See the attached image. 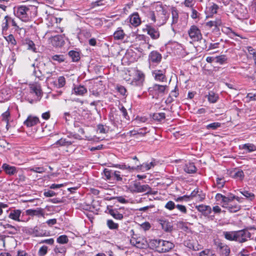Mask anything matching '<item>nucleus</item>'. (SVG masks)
Returning <instances> with one entry per match:
<instances>
[{"label": "nucleus", "mask_w": 256, "mask_h": 256, "mask_svg": "<svg viewBox=\"0 0 256 256\" xmlns=\"http://www.w3.org/2000/svg\"><path fill=\"white\" fill-rule=\"evenodd\" d=\"M156 16L154 12L151 10L148 6H142L140 12L144 16L150 19L153 23L158 22V25L162 26L166 23L169 18V14L166 10L162 5H157L156 7Z\"/></svg>", "instance_id": "f257e3e1"}, {"label": "nucleus", "mask_w": 256, "mask_h": 256, "mask_svg": "<svg viewBox=\"0 0 256 256\" xmlns=\"http://www.w3.org/2000/svg\"><path fill=\"white\" fill-rule=\"evenodd\" d=\"M37 7L33 5H18L14 8V15L24 22L30 21L36 16Z\"/></svg>", "instance_id": "f03ea898"}, {"label": "nucleus", "mask_w": 256, "mask_h": 256, "mask_svg": "<svg viewBox=\"0 0 256 256\" xmlns=\"http://www.w3.org/2000/svg\"><path fill=\"white\" fill-rule=\"evenodd\" d=\"M223 236L228 240L243 243L250 238L251 234L247 230L242 229L236 231H224Z\"/></svg>", "instance_id": "7ed1b4c3"}, {"label": "nucleus", "mask_w": 256, "mask_h": 256, "mask_svg": "<svg viewBox=\"0 0 256 256\" xmlns=\"http://www.w3.org/2000/svg\"><path fill=\"white\" fill-rule=\"evenodd\" d=\"M167 87L166 85L154 84L148 88V92L152 98L158 99L159 96H162L164 94Z\"/></svg>", "instance_id": "20e7f679"}, {"label": "nucleus", "mask_w": 256, "mask_h": 256, "mask_svg": "<svg viewBox=\"0 0 256 256\" xmlns=\"http://www.w3.org/2000/svg\"><path fill=\"white\" fill-rule=\"evenodd\" d=\"M103 174L105 176V180L109 182L112 181H122V176L120 172L117 170H114L105 168L103 170Z\"/></svg>", "instance_id": "39448f33"}, {"label": "nucleus", "mask_w": 256, "mask_h": 256, "mask_svg": "<svg viewBox=\"0 0 256 256\" xmlns=\"http://www.w3.org/2000/svg\"><path fill=\"white\" fill-rule=\"evenodd\" d=\"M214 0H208L204 10L206 18L212 17L218 12L219 6L214 2Z\"/></svg>", "instance_id": "423d86ee"}, {"label": "nucleus", "mask_w": 256, "mask_h": 256, "mask_svg": "<svg viewBox=\"0 0 256 256\" xmlns=\"http://www.w3.org/2000/svg\"><path fill=\"white\" fill-rule=\"evenodd\" d=\"M10 26H14L16 30L19 28L14 18L7 15L5 16L2 24V32L3 34H6V32L8 28Z\"/></svg>", "instance_id": "0eeeda50"}, {"label": "nucleus", "mask_w": 256, "mask_h": 256, "mask_svg": "<svg viewBox=\"0 0 256 256\" xmlns=\"http://www.w3.org/2000/svg\"><path fill=\"white\" fill-rule=\"evenodd\" d=\"M234 16L238 20L248 18V14L246 8L242 4H236V8L235 10Z\"/></svg>", "instance_id": "6e6552de"}, {"label": "nucleus", "mask_w": 256, "mask_h": 256, "mask_svg": "<svg viewBox=\"0 0 256 256\" xmlns=\"http://www.w3.org/2000/svg\"><path fill=\"white\" fill-rule=\"evenodd\" d=\"M134 165L132 166V168H133V172H144L150 170L148 162L141 164L136 156H134Z\"/></svg>", "instance_id": "1a4fd4ad"}, {"label": "nucleus", "mask_w": 256, "mask_h": 256, "mask_svg": "<svg viewBox=\"0 0 256 256\" xmlns=\"http://www.w3.org/2000/svg\"><path fill=\"white\" fill-rule=\"evenodd\" d=\"M188 34L190 37L193 41L198 42L202 38V35L200 30L195 25H192L190 26V30H188Z\"/></svg>", "instance_id": "9d476101"}, {"label": "nucleus", "mask_w": 256, "mask_h": 256, "mask_svg": "<svg viewBox=\"0 0 256 256\" xmlns=\"http://www.w3.org/2000/svg\"><path fill=\"white\" fill-rule=\"evenodd\" d=\"M162 60V54L157 50H152L148 54V61L150 67L152 64H158Z\"/></svg>", "instance_id": "9b49d317"}, {"label": "nucleus", "mask_w": 256, "mask_h": 256, "mask_svg": "<svg viewBox=\"0 0 256 256\" xmlns=\"http://www.w3.org/2000/svg\"><path fill=\"white\" fill-rule=\"evenodd\" d=\"M166 69L155 70L152 72V75L154 80L159 82H166Z\"/></svg>", "instance_id": "f8f14e48"}, {"label": "nucleus", "mask_w": 256, "mask_h": 256, "mask_svg": "<svg viewBox=\"0 0 256 256\" xmlns=\"http://www.w3.org/2000/svg\"><path fill=\"white\" fill-rule=\"evenodd\" d=\"M132 191L134 192H145L146 194L147 191L150 189V186L147 184H142L139 182H135L132 186Z\"/></svg>", "instance_id": "ddd939ff"}, {"label": "nucleus", "mask_w": 256, "mask_h": 256, "mask_svg": "<svg viewBox=\"0 0 256 256\" xmlns=\"http://www.w3.org/2000/svg\"><path fill=\"white\" fill-rule=\"evenodd\" d=\"M174 246V243L170 241L162 240L158 252L164 253L169 252Z\"/></svg>", "instance_id": "4468645a"}, {"label": "nucleus", "mask_w": 256, "mask_h": 256, "mask_svg": "<svg viewBox=\"0 0 256 256\" xmlns=\"http://www.w3.org/2000/svg\"><path fill=\"white\" fill-rule=\"evenodd\" d=\"M234 199L240 203L244 202V199L242 198L236 196L232 193L229 192L226 196H224L223 202L221 206H226L228 204L232 202Z\"/></svg>", "instance_id": "2eb2a0df"}, {"label": "nucleus", "mask_w": 256, "mask_h": 256, "mask_svg": "<svg viewBox=\"0 0 256 256\" xmlns=\"http://www.w3.org/2000/svg\"><path fill=\"white\" fill-rule=\"evenodd\" d=\"M145 30L152 39L157 40L160 38V34L158 28H154L150 24H148L146 25Z\"/></svg>", "instance_id": "dca6fc26"}, {"label": "nucleus", "mask_w": 256, "mask_h": 256, "mask_svg": "<svg viewBox=\"0 0 256 256\" xmlns=\"http://www.w3.org/2000/svg\"><path fill=\"white\" fill-rule=\"evenodd\" d=\"M25 212L26 216H36L38 218L44 217L45 215L44 210L42 208H36V209H28L26 210Z\"/></svg>", "instance_id": "f3484780"}, {"label": "nucleus", "mask_w": 256, "mask_h": 256, "mask_svg": "<svg viewBox=\"0 0 256 256\" xmlns=\"http://www.w3.org/2000/svg\"><path fill=\"white\" fill-rule=\"evenodd\" d=\"M131 236H132V238L130 240V244L139 248H144L146 246V244L144 242H141L140 240V238H136L134 236V230H131L130 231Z\"/></svg>", "instance_id": "a211bd4d"}, {"label": "nucleus", "mask_w": 256, "mask_h": 256, "mask_svg": "<svg viewBox=\"0 0 256 256\" xmlns=\"http://www.w3.org/2000/svg\"><path fill=\"white\" fill-rule=\"evenodd\" d=\"M12 96V90L8 88H4L0 90V102H4L10 100Z\"/></svg>", "instance_id": "6ab92c4d"}, {"label": "nucleus", "mask_w": 256, "mask_h": 256, "mask_svg": "<svg viewBox=\"0 0 256 256\" xmlns=\"http://www.w3.org/2000/svg\"><path fill=\"white\" fill-rule=\"evenodd\" d=\"M161 228L166 232H170L173 230V226L172 222L168 220L165 218L159 219L158 220Z\"/></svg>", "instance_id": "aec40b11"}, {"label": "nucleus", "mask_w": 256, "mask_h": 256, "mask_svg": "<svg viewBox=\"0 0 256 256\" xmlns=\"http://www.w3.org/2000/svg\"><path fill=\"white\" fill-rule=\"evenodd\" d=\"M50 40L52 44L56 48L62 47L65 43L64 37L62 35H56L54 36H52L50 38Z\"/></svg>", "instance_id": "412c9836"}, {"label": "nucleus", "mask_w": 256, "mask_h": 256, "mask_svg": "<svg viewBox=\"0 0 256 256\" xmlns=\"http://www.w3.org/2000/svg\"><path fill=\"white\" fill-rule=\"evenodd\" d=\"M50 64L48 63L46 64L44 62H39L38 64L36 65V68H38L42 72L45 76L46 74H48V76L46 78V80L49 78L52 72L48 68V66H50Z\"/></svg>", "instance_id": "4be33fe9"}, {"label": "nucleus", "mask_w": 256, "mask_h": 256, "mask_svg": "<svg viewBox=\"0 0 256 256\" xmlns=\"http://www.w3.org/2000/svg\"><path fill=\"white\" fill-rule=\"evenodd\" d=\"M196 209L202 214L204 216H208L212 212V209L210 206H206L203 204L196 206Z\"/></svg>", "instance_id": "5701e85b"}, {"label": "nucleus", "mask_w": 256, "mask_h": 256, "mask_svg": "<svg viewBox=\"0 0 256 256\" xmlns=\"http://www.w3.org/2000/svg\"><path fill=\"white\" fill-rule=\"evenodd\" d=\"M217 248L221 256H228L230 253V248L224 243L219 242L217 244Z\"/></svg>", "instance_id": "b1692460"}, {"label": "nucleus", "mask_w": 256, "mask_h": 256, "mask_svg": "<svg viewBox=\"0 0 256 256\" xmlns=\"http://www.w3.org/2000/svg\"><path fill=\"white\" fill-rule=\"evenodd\" d=\"M238 148L240 150H244L243 154L250 153L256 150V146L252 143L240 144Z\"/></svg>", "instance_id": "393cba45"}, {"label": "nucleus", "mask_w": 256, "mask_h": 256, "mask_svg": "<svg viewBox=\"0 0 256 256\" xmlns=\"http://www.w3.org/2000/svg\"><path fill=\"white\" fill-rule=\"evenodd\" d=\"M2 168L6 174L9 176H14L18 172V168L14 166H10L6 163L3 164Z\"/></svg>", "instance_id": "a878e982"}, {"label": "nucleus", "mask_w": 256, "mask_h": 256, "mask_svg": "<svg viewBox=\"0 0 256 256\" xmlns=\"http://www.w3.org/2000/svg\"><path fill=\"white\" fill-rule=\"evenodd\" d=\"M129 22L134 27L138 26L141 23L140 18L138 12H134L129 17Z\"/></svg>", "instance_id": "bb28decb"}, {"label": "nucleus", "mask_w": 256, "mask_h": 256, "mask_svg": "<svg viewBox=\"0 0 256 256\" xmlns=\"http://www.w3.org/2000/svg\"><path fill=\"white\" fill-rule=\"evenodd\" d=\"M22 210L19 209L12 210L8 214V218L14 220L16 222H24V220L20 219Z\"/></svg>", "instance_id": "cd10ccee"}, {"label": "nucleus", "mask_w": 256, "mask_h": 256, "mask_svg": "<svg viewBox=\"0 0 256 256\" xmlns=\"http://www.w3.org/2000/svg\"><path fill=\"white\" fill-rule=\"evenodd\" d=\"M22 45L26 46V49L33 52H36V48L34 42L28 38H26L22 41Z\"/></svg>", "instance_id": "c85d7f7f"}, {"label": "nucleus", "mask_w": 256, "mask_h": 256, "mask_svg": "<svg viewBox=\"0 0 256 256\" xmlns=\"http://www.w3.org/2000/svg\"><path fill=\"white\" fill-rule=\"evenodd\" d=\"M107 210L108 214L112 216L114 219L121 220L122 219V214H120L116 208H112V206H108Z\"/></svg>", "instance_id": "c756f323"}, {"label": "nucleus", "mask_w": 256, "mask_h": 256, "mask_svg": "<svg viewBox=\"0 0 256 256\" xmlns=\"http://www.w3.org/2000/svg\"><path fill=\"white\" fill-rule=\"evenodd\" d=\"M110 166H109L112 167V168H118L119 169L122 170H128L130 172H133V168H132V166H130V164H126L125 162H121L120 164H110Z\"/></svg>", "instance_id": "7c9ffc66"}, {"label": "nucleus", "mask_w": 256, "mask_h": 256, "mask_svg": "<svg viewBox=\"0 0 256 256\" xmlns=\"http://www.w3.org/2000/svg\"><path fill=\"white\" fill-rule=\"evenodd\" d=\"M39 119L36 116H28L24 124L27 127H31L40 123Z\"/></svg>", "instance_id": "2f4dec72"}, {"label": "nucleus", "mask_w": 256, "mask_h": 256, "mask_svg": "<svg viewBox=\"0 0 256 256\" xmlns=\"http://www.w3.org/2000/svg\"><path fill=\"white\" fill-rule=\"evenodd\" d=\"M184 170L187 174H193L196 172L197 168L194 162H190L185 164Z\"/></svg>", "instance_id": "473e14b6"}, {"label": "nucleus", "mask_w": 256, "mask_h": 256, "mask_svg": "<svg viewBox=\"0 0 256 256\" xmlns=\"http://www.w3.org/2000/svg\"><path fill=\"white\" fill-rule=\"evenodd\" d=\"M144 76L142 73H139L132 81V84L134 86H140L144 81Z\"/></svg>", "instance_id": "72a5a7b5"}, {"label": "nucleus", "mask_w": 256, "mask_h": 256, "mask_svg": "<svg viewBox=\"0 0 256 256\" xmlns=\"http://www.w3.org/2000/svg\"><path fill=\"white\" fill-rule=\"evenodd\" d=\"M32 66L34 68L32 74L39 80H44L46 76L42 74V72L38 68H36V66L34 63L32 64Z\"/></svg>", "instance_id": "f704fd0d"}, {"label": "nucleus", "mask_w": 256, "mask_h": 256, "mask_svg": "<svg viewBox=\"0 0 256 256\" xmlns=\"http://www.w3.org/2000/svg\"><path fill=\"white\" fill-rule=\"evenodd\" d=\"M68 54L72 62H78L80 59V52H79L70 50L68 52Z\"/></svg>", "instance_id": "c9c22d12"}, {"label": "nucleus", "mask_w": 256, "mask_h": 256, "mask_svg": "<svg viewBox=\"0 0 256 256\" xmlns=\"http://www.w3.org/2000/svg\"><path fill=\"white\" fill-rule=\"evenodd\" d=\"M222 207L226 208L228 212L231 213L236 212L239 211L241 208L240 206L238 204H232L231 203H230L228 205L225 206H222Z\"/></svg>", "instance_id": "e433bc0d"}, {"label": "nucleus", "mask_w": 256, "mask_h": 256, "mask_svg": "<svg viewBox=\"0 0 256 256\" xmlns=\"http://www.w3.org/2000/svg\"><path fill=\"white\" fill-rule=\"evenodd\" d=\"M54 251L56 256H64L66 252V248L65 246L57 245L54 247Z\"/></svg>", "instance_id": "4c0bfd02"}, {"label": "nucleus", "mask_w": 256, "mask_h": 256, "mask_svg": "<svg viewBox=\"0 0 256 256\" xmlns=\"http://www.w3.org/2000/svg\"><path fill=\"white\" fill-rule=\"evenodd\" d=\"M161 240V239L150 240L148 246L150 248L158 252L159 246L160 245Z\"/></svg>", "instance_id": "58836bf2"}, {"label": "nucleus", "mask_w": 256, "mask_h": 256, "mask_svg": "<svg viewBox=\"0 0 256 256\" xmlns=\"http://www.w3.org/2000/svg\"><path fill=\"white\" fill-rule=\"evenodd\" d=\"M51 84L57 88H62L66 84V78L64 76H59L58 81L54 80Z\"/></svg>", "instance_id": "ea45409f"}, {"label": "nucleus", "mask_w": 256, "mask_h": 256, "mask_svg": "<svg viewBox=\"0 0 256 256\" xmlns=\"http://www.w3.org/2000/svg\"><path fill=\"white\" fill-rule=\"evenodd\" d=\"M48 58L50 62H56L58 64H60L65 61L66 56L64 54H55L50 56Z\"/></svg>", "instance_id": "a19ab883"}, {"label": "nucleus", "mask_w": 256, "mask_h": 256, "mask_svg": "<svg viewBox=\"0 0 256 256\" xmlns=\"http://www.w3.org/2000/svg\"><path fill=\"white\" fill-rule=\"evenodd\" d=\"M240 192L245 197V198H242L244 199V202L246 200H247L250 202H252L254 200L255 198V196L254 194L248 190H244L240 191Z\"/></svg>", "instance_id": "79ce46f5"}, {"label": "nucleus", "mask_w": 256, "mask_h": 256, "mask_svg": "<svg viewBox=\"0 0 256 256\" xmlns=\"http://www.w3.org/2000/svg\"><path fill=\"white\" fill-rule=\"evenodd\" d=\"M4 39L8 42V44L10 46V48L14 49V46L16 45V41L14 36L10 34L7 36H4Z\"/></svg>", "instance_id": "37998d69"}, {"label": "nucleus", "mask_w": 256, "mask_h": 256, "mask_svg": "<svg viewBox=\"0 0 256 256\" xmlns=\"http://www.w3.org/2000/svg\"><path fill=\"white\" fill-rule=\"evenodd\" d=\"M207 96L208 101L210 103H215L219 98L218 94L212 90H210L208 92V94L207 95Z\"/></svg>", "instance_id": "c03bdc74"}, {"label": "nucleus", "mask_w": 256, "mask_h": 256, "mask_svg": "<svg viewBox=\"0 0 256 256\" xmlns=\"http://www.w3.org/2000/svg\"><path fill=\"white\" fill-rule=\"evenodd\" d=\"M152 118L156 122H160L166 118V114L164 112L154 113L152 115L150 114Z\"/></svg>", "instance_id": "a18cd8bd"}, {"label": "nucleus", "mask_w": 256, "mask_h": 256, "mask_svg": "<svg viewBox=\"0 0 256 256\" xmlns=\"http://www.w3.org/2000/svg\"><path fill=\"white\" fill-rule=\"evenodd\" d=\"M74 93L76 95L83 96L87 92V89L82 85L74 86Z\"/></svg>", "instance_id": "49530a36"}, {"label": "nucleus", "mask_w": 256, "mask_h": 256, "mask_svg": "<svg viewBox=\"0 0 256 256\" xmlns=\"http://www.w3.org/2000/svg\"><path fill=\"white\" fill-rule=\"evenodd\" d=\"M48 236L46 230L41 229L40 227L36 226L34 227V235L35 237H42Z\"/></svg>", "instance_id": "de8ad7c7"}, {"label": "nucleus", "mask_w": 256, "mask_h": 256, "mask_svg": "<svg viewBox=\"0 0 256 256\" xmlns=\"http://www.w3.org/2000/svg\"><path fill=\"white\" fill-rule=\"evenodd\" d=\"M113 36L114 40H122L124 36V33L121 28H118V30L114 32Z\"/></svg>", "instance_id": "09e8293b"}, {"label": "nucleus", "mask_w": 256, "mask_h": 256, "mask_svg": "<svg viewBox=\"0 0 256 256\" xmlns=\"http://www.w3.org/2000/svg\"><path fill=\"white\" fill-rule=\"evenodd\" d=\"M74 142L67 140L66 138H61L57 140L55 144L59 146H68L73 143Z\"/></svg>", "instance_id": "8fccbe9b"}, {"label": "nucleus", "mask_w": 256, "mask_h": 256, "mask_svg": "<svg viewBox=\"0 0 256 256\" xmlns=\"http://www.w3.org/2000/svg\"><path fill=\"white\" fill-rule=\"evenodd\" d=\"M222 22L220 19H216L215 20H210L206 23V26L212 28L215 26H222Z\"/></svg>", "instance_id": "3c124183"}, {"label": "nucleus", "mask_w": 256, "mask_h": 256, "mask_svg": "<svg viewBox=\"0 0 256 256\" xmlns=\"http://www.w3.org/2000/svg\"><path fill=\"white\" fill-rule=\"evenodd\" d=\"M221 123L218 122H214L206 126V128L207 130H216L221 126Z\"/></svg>", "instance_id": "603ef678"}, {"label": "nucleus", "mask_w": 256, "mask_h": 256, "mask_svg": "<svg viewBox=\"0 0 256 256\" xmlns=\"http://www.w3.org/2000/svg\"><path fill=\"white\" fill-rule=\"evenodd\" d=\"M172 26L176 24L178 22V10L174 8H173L172 10Z\"/></svg>", "instance_id": "864d4df0"}, {"label": "nucleus", "mask_w": 256, "mask_h": 256, "mask_svg": "<svg viewBox=\"0 0 256 256\" xmlns=\"http://www.w3.org/2000/svg\"><path fill=\"white\" fill-rule=\"evenodd\" d=\"M199 256H216V255L213 250L205 249L200 252Z\"/></svg>", "instance_id": "5fc2aeb1"}, {"label": "nucleus", "mask_w": 256, "mask_h": 256, "mask_svg": "<svg viewBox=\"0 0 256 256\" xmlns=\"http://www.w3.org/2000/svg\"><path fill=\"white\" fill-rule=\"evenodd\" d=\"M126 56L130 58L132 62L136 61L138 59L136 54L132 50H129L127 51Z\"/></svg>", "instance_id": "6e6d98bb"}, {"label": "nucleus", "mask_w": 256, "mask_h": 256, "mask_svg": "<svg viewBox=\"0 0 256 256\" xmlns=\"http://www.w3.org/2000/svg\"><path fill=\"white\" fill-rule=\"evenodd\" d=\"M232 178L237 180H242L244 178V172L242 170H238L234 174Z\"/></svg>", "instance_id": "4d7b16f0"}, {"label": "nucleus", "mask_w": 256, "mask_h": 256, "mask_svg": "<svg viewBox=\"0 0 256 256\" xmlns=\"http://www.w3.org/2000/svg\"><path fill=\"white\" fill-rule=\"evenodd\" d=\"M228 58L226 55H220L216 56V63L224 64L226 62Z\"/></svg>", "instance_id": "13d9d810"}, {"label": "nucleus", "mask_w": 256, "mask_h": 256, "mask_svg": "<svg viewBox=\"0 0 256 256\" xmlns=\"http://www.w3.org/2000/svg\"><path fill=\"white\" fill-rule=\"evenodd\" d=\"M68 242V238L67 236L61 235L57 238L56 242L60 244H66Z\"/></svg>", "instance_id": "bf43d9fd"}, {"label": "nucleus", "mask_w": 256, "mask_h": 256, "mask_svg": "<svg viewBox=\"0 0 256 256\" xmlns=\"http://www.w3.org/2000/svg\"><path fill=\"white\" fill-rule=\"evenodd\" d=\"M107 226L110 230H118V224L115 223L112 220H108L106 222Z\"/></svg>", "instance_id": "052dcab7"}, {"label": "nucleus", "mask_w": 256, "mask_h": 256, "mask_svg": "<svg viewBox=\"0 0 256 256\" xmlns=\"http://www.w3.org/2000/svg\"><path fill=\"white\" fill-rule=\"evenodd\" d=\"M30 92L34 93L36 96H38L41 94V90L40 86L34 85L30 86Z\"/></svg>", "instance_id": "680f3d73"}, {"label": "nucleus", "mask_w": 256, "mask_h": 256, "mask_svg": "<svg viewBox=\"0 0 256 256\" xmlns=\"http://www.w3.org/2000/svg\"><path fill=\"white\" fill-rule=\"evenodd\" d=\"M106 3L105 0H97L94 2H92L91 4L92 6L94 8L97 6H104Z\"/></svg>", "instance_id": "e2e57ef3"}, {"label": "nucleus", "mask_w": 256, "mask_h": 256, "mask_svg": "<svg viewBox=\"0 0 256 256\" xmlns=\"http://www.w3.org/2000/svg\"><path fill=\"white\" fill-rule=\"evenodd\" d=\"M120 110L122 113V115L123 116V118L127 120H130V116L128 115V112L126 109L124 107V106L121 105L120 107H119Z\"/></svg>", "instance_id": "0e129e2a"}, {"label": "nucleus", "mask_w": 256, "mask_h": 256, "mask_svg": "<svg viewBox=\"0 0 256 256\" xmlns=\"http://www.w3.org/2000/svg\"><path fill=\"white\" fill-rule=\"evenodd\" d=\"M48 247L46 246H42L40 248L38 252L39 256H44L48 252Z\"/></svg>", "instance_id": "69168bd1"}, {"label": "nucleus", "mask_w": 256, "mask_h": 256, "mask_svg": "<svg viewBox=\"0 0 256 256\" xmlns=\"http://www.w3.org/2000/svg\"><path fill=\"white\" fill-rule=\"evenodd\" d=\"M80 34L86 38H89L92 34L90 31L87 29H83L80 31Z\"/></svg>", "instance_id": "338daca9"}, {"label": "nucleus", "mask_w": 256, "mask_h": 256, "mask_svg": "<svg viewBox=\"0 0 256 256\" xmlns=\"http://www.w3.org/2000/svg\"><path fill=\"white\" fill-rule=\"evenodd\" d=\"M176 207V205L173 201L169 200L166 204L164 208L170 210H173Z\"/></svg>", "instance_id": "774afa93"}]
</instances>
